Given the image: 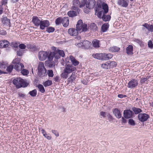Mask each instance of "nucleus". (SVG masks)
Wrapping results in <instances>:
<instances>
[{
  "instance_id": "obj_1",
  "label": "nucleus",
  "mask_w": 153,
  "mask_h": 153,
  "mask_svg": "<svg viewBox=\"0 0 153 153\" xmlns=\"http://www.w3.org/2000/svg\"><path fill=\"white\" fill-rule=\"evenodd\" d=\"M12 83L17 89L26 88L29 84L27 80L24 79L20 77L14 78L12 80Z\"/></svg>"
},
{
  "instance_id": "obj_2",
  "label": "nucleus",
  "mask_w": 153,
  "mask_h": 153,
  "mask_svg": "<svg viewBox=\"0 0 153 153\" xmlns=\"http://www.w3.org/2000/svg\"><path fill=\"white\" fill-rule=\"evenodd\" d=\"M76 67L71 65L70 64H66L65 65V68L60 76L62 78L66 79L68 76V74L76 71Z\"/></svg>"
},
{
  "instance_id": "obj_3",
  "label": "nucleus",
  "mask_w": 153,
  "mask_h": 153,
  "mask_svg": "<svg viewBox=\"0 0 153 153\" xmlns=\"http://www.w3.org/2000/svg\"><path fill=\"white\" fill-rule=\"evenodd\" d=\"M92 56L95 59L101 60H107L111 59L113 55L111 53H93Z\"/></svg>"
},
{
  "instance_id": "obj_4",
  "label": "nucleus",
  "mask_w": 153,
  "mask_h": 153,
  "mask_svg": "<svg viewBox=\"0 0 153 153\" xmlns=\"http://www.w3.org/2000/svg\"><path fill=\"white\" fill-rule=\"evenodd\" d=\"M130 109H126L123 111V117L121 119L122 123H126L127 122L126 119L133 118L134 117V113Z\"/></svg>"
},
{
  "instance_id": "obj_5",
  "label": "nucleus",
  "mask_w": 153,
  "mask_h": 153,
  "mask_svg": "<svg viewBox=\"0 0 153 153\" xmlns=\"http://www.w3.org/2000/svg\"><path fill=\"white\" fill-rule=\"evenodd\" d=\"M21 59L20 58L17 57L14 59L12 62L14 66V69L17 72H19L21 70L19 68L20 67L21 69L24 68L25 67L23 64L20 62Z\"/></svg>"
},
{
  "instance_id": "obj_6",
  "label": "nucleus",
  "mask_w": 153,
  "mask_h": 153,
  "mask_svg": "<svg viewBox=\"0 0 153 153\" xmlns=\"http://www.w3.org/2000/svg\"><path fill=\"white\" fill-rule=\"evenodd\" d=\"M46 69L43 63H41V64H39L38 67L37 74L38 76L42 79H43V77L45 76V75H43L44 72L45 71V69Z\"/></svg>"
},
{
  "instance_id": "obj_7",
  "label": "nucleus",
  "mask_w": 153,
  "mask_h": 153,
  "mask_svg": "<svg viewBox=\"0 0 153 153\" xmlns=\"http://www.w3.org/2000/svg\"><path fill=\"white\" fill-rule=\"evenodd\" d=\"M137 118L140 122L143 123L144 122L147 121L150 118V116L146 113H141L138 115Z\"/></svg>"
},
{
  "instance_id": "obj_8",
  "label": "nucleus",
  "mask_w": 153,
  "mask_h": 153,
  "mask_svg": "<svg viewBox=\"0 0 153 153\" xmlns=\"http://www.w3.org/2000/svg\"><path fill=\"white\" fill-rule=\"evenodd\" d=\"M48 56V52L47 51H40L38 53L39 60L41 61L45 60Z\"/></svg>"
},
{
  "instance_id": "obj_9",
  "label": "nucleus",
  "mask_w": 153,
  "mask_h": 153,
  "mask_svg": "<svg viewBox=\"0 0 153 153\" xmlns=\"http://www.w3.org/2000/svg\"><path fill=\"white\" fill-rule=\"evenodd\" d=\"M49 21L48 20L41 19V21L40 23L39 28L41 30H44L50 25Z\"/></svg>"
},
{
  "instance_id": "obj_10",
  "label": "nucleus",
  "mask_w": 153,
  "mask_h": 153,
  "mask_svg": "<svg viewBox=\"0 0 153 153\" xmlns=\"http://www.w3.org/2000/svg\"><path fill=\"white\" fill-rule=\"evenodd\" d=\"M138 82L137 79H132L128 83L127 87L130 88H135L138 85Z\"/></svg>"
},
{
  "instance_id": "obj_11",
  "label": "nucleus",
  "mask_w": 153,
  "mask_h": 153,
  "mask_svg": "<svg viewBox=\"0 0 153 153\" xmlns=\"http://www.w3.org/2000/svg\"><path fill=\"white\" fill-rule=\"evenodd\" d=\"M27 48L29 50L33 53H36L39 51L40 48L35 45H32L30 44L27 45Z\"/></svg>"
},
{
  "instance_id": "obj_12",
  "label": "nucleus",
  "mask_w": 153,
  "mask_h": 153,
  "mask_svg": "<svg viewBox=\"0 0 153 153\" xmlns=\"http://www.w3.org/2000/svg\"><path fill=\"white\" fill-rule=\"evenodd\" d=\"M109 9L107 10L104 11V14L102 15V20L105 22H109L111 20V17L110 15H106L108 12Z\"/></svg>"
},
{
  "instance_id": "obj_13",
  "label": "nucleus",
  "mask_w": 153,
  "mask_h": 153,
  "mask_svg": "<svg viewBox=\"0 0 153 153\" xmlns=\"http://www.w3.org/2000/svg\"><path fill=\"white\" fill-rule=\"evenodd\" d=\"M39 18V17L35 16L33 17L32 22L34 24V26L37 27L39 26L40 23L41 21V20H40Z\"/></svg>"
},
{
  "instance_id": "obj_14",
  "label": "nucleus",
  "mask_w": 153,
  "mask_h": 153,
  "mask_svg": "<svg viewBox=\"0 0 153 153\" xmlns=\"http://www.w3.org/2000/svg\"><path fill=\"white\" fill-rule=\"evenodd\" d=\"M113 114L118 119L122 118V114L120 110L118 108H113L112 110Z\"/></svg>"
},
{
  "instance_id": "obj_15",
  "label": "nucleus",
  "mask_w": 153,
  "mask_h": 153,
  "mask_svg": "<svg viewBox=\"0 0 153 153\" xmlns=\"http://www.w3.org/2000/svg\"><path fill=\"white\" fill-rule=\"evenodd\" d=\"M10 43L6 40H2L0 41V48H5L7 47L9 45Z\"/></svg>"
},
{
  "instance_id": "obj_16",
  "label": "nucleus",
  "mask_w": 153,
  "mask_h": 153,
  "mask_svg": "<svg viewBox=\"0 0 153 153\" xmlns=\"http://www.w3.org/2000/svg\"><path fill=\"white\" fill-rule=\"evenodd\" d=\"M133 47L132 45H129L126 48V53L128 56H131L133 54Z\"/></svg>"
},
{
  "instance_id": "obj_17",
  "label": "nucleus",
  "mask_w": 153,
  "mask_h": 153,
  "mask_svg": "<svg viewBox=\"0 0 153 153\" xmlns=\"http://www.w3.org/2000/svg\"><path fill=\"white\" fill-rule=\"evenodd\" d=\"M68 33L72 36H76L78 34V32L77 30L73 28H71L68 29Z\"/></svg>"
},
{
  "instance_id": "obj_18",
  "label": "nucleus",
  "mask_w": 153,
  "mask_h": 153,
  "mask_svg": "<svg viewBox=\"0 0 153 153\" xmlns=\"http://www.w3.org/2000/svg\"><path fill=\"white\" fill-rule=\"evenodd\" d=\"M70 60L71 61V64L74 66H77L79 63V61L77 60L73 56H70Z\"/></svg>"
},
{
  "instance_id": "obj_19",
  "label": "nucleus",
  "mask_w": 153,
  "mask_h": 153,
  "mask_svg": "<svg viewBox=\"0 0 153 153\" xmlns=\"http://www.w3.org/2000/svg\"><path fill=\"white\" fill-rule=\"evenodd\" d=\"M128 1L126 0H119L118 1L117 3L119 5H120L121 6L123 7H126L128 5Z\"/></svg>"
},
{
  "instance_id": "obj_20",
  "label": "nucleus",
  "mask_w": 153,
  "mask_h": 153,
  "mask_svg": "<svg viewBox=\"0 0 153 153\" xmlns=\"http://www.w3.org/2000/svg\"><path fill=\"white\" fill-rule=\"evenodd\" d=\"M69 20L68 17H64L62 18V24L64 27H67L69 24Z\"/></svg>"
},
{
  "instance_id": "obj_21",
  "label": "nucleus",
  "mask_w": 153,
  "mask_h": 153,
  "mask_svg": "<svg viewBox=\"0 0 153 153\" xmlns=\"http://www.w3.org/2000/svg\"><path fill=\"white\" fill-rule=\"evenodd\" d=\"M55 63L54 61H45V65L50 68H53L55 66Z\"/></svg>"
},
{
  "instance_id": "obj_22",
  "label": "nucleus",
  "mask_w": 153,
  "mask_h": 153,
  "mask_svg": "<svg viewBox=\"0 0 153 153\" xmlns=\"http://www.w3.org/2000/svg\"><path fill=\"white\" fill-rule=\"evenodd\" d=\"M76 79V76L75 74L72 73L71 76L68 79L67 84H68L70 83H72Z\"/></svg>"
},
{
  "instance_id": "obj_23",
  "label": "nucleus",
  "mask_w": 153,
  "mask_h": 153,
  "mask_svg": "<svg viewBox=\"0 0 153 153\" xmlns=\"http://www.w3.org/2000/svg\"><path fill=\"white\" fill-rule=\"evenodd\" d=\"M109 24L108 23H105L102 25L101 27V31L103 32H106L108 30L109 27Z\"/></svg>"
},
{
  "instance_id": "obj_24",
  "label": "nucleus",
  "mask_w": 153,
  "mask_h": 153,
  "mask_svg": "<svg viewBox=\"0 0 153 153\" xmlns=\"http://www.w3.org/2000/svg\"><path fill=\"white\" fill-rule=\"evenodd\" d=\"M93 46L95 48L100 47V41L97 39H94L92 42Z\"/></svg>"
},
{
  "instance_id": "obj_25",
  "label": "nucleus",
  "mask_w": 153,
  "mask_h": 153,
  "mask_svg": "<svg viewBox=\"0 0 153 153\" xmlns=\"http://www.w3.org/2000/svg\"><path fill=\"white\" fill-rule=\"evenodd\" d=\"M132 110L134 113V114H139L143 112V110L140 108L133 107L132 108Z\"/></svg>"
},
{
  "instance_id": "obj_26",
  "label": "nucleus",
  "mask_w": 153,
  "mask_h": 153,
  "mask_svg": "<svg viewBox=\"0 0 153 153\" xmlns=\"http://www.w3.org/2000/svg\"><path fill=\"white\" fill-rule=\"evenodd\" d=\"M1 21L2 23H3L4 25H9L11 24L10 20L8 19L7 17L2 18Z\"/></svg>"
},
{
  "instance_id": "obj_27",
  "label": "nucleus",
  "mask_w": 153,
  "mask_h": 153,
  "mask_svg": "<svg viewBox=\"0 0 153 153\" xmlns=\"http://www.w3.org/2000/svg\"><path fill=\"white\" fill-rule=\"evenodd\" d=\"M77 12L72 10H70L67 13V15L69 17L73 18L77 15Z\"/></svg>"
},
{
  "instance_id": "obj_28",
  "label": "nucleus",
  "mask_w": 153,
  "mask_h": 153,
  "mask_svg": "<svg viewBox=\"0 0 153 153\" xmlns=\"http://www.w3.org/2000/svg\"><path fill=\"white\" fill-rule=\"evenodd\" d=\"M90 44L91 42L87 40L82 41V42L79 44L82 45L83 47L86 48L89 47Z\"/></svg>"
},
{
  "instance_id": "obj_29",
  "label": "nucleus",
  "mask_w": 153,
  "mask_h": 153,
  "mask_svg": "<svg viewBox=\"0 0 153 153\" xmlns=\"http://www.w3.org/2000/svg\"><path fill=\"white\" fill-rule=\"evenodd\" d=\"M108 64L109 66V68H113L116 67L117 65V63L114 61H108Z\"/></svg>"
},
{
  "instance_id": "obj_30",
  "label": "nucleus",
  "mask_w": 153,
  "mask_h": 153,
  "mask_svg": "<svg viewBox=\"0 0 153 153\" xmlns=\"http://www.w3.org/2000/svg\"><path fill=\"white\" fill-rule=\"evenodd\" d=\"M120 49V48L117 47L116 46H113L110 48L109 50L110 51L112 52H117Z\"/></svg>"
},
{
  "instance_id": "obj_31",
  "label": "nucleus",
  "mask_w": 153,
  "mask_h": 153,
  "mask_svg": "<svg viewBox=\"0 0 153 153\" xmlns=\"http://www.w3.org/2000/svg\"><path fill=\"white\" fill-rule=\"evenodd\" d=\"M42 84L44 86L46 87L51 86L53 83L52 80L48 79L45 82H44Z\"/></svg>"
},
{
  "instance_id": "obj_32",
  "label": "nucleus",
  "mask_w": 153,
  "mask_h": 153,
  "mask_svg": "<svg viewBox=\"0 0 153 153\" xmlns=\"http://www.w3.org/2000/svg\"><path fill=\"white\" fill-rule=\"evenodd\" d=\"M19 42L18 41H13L10 43L9 45L12 47L17 48L19 47Z\"/></svg>"
},
{
  "instance_id": "obj_33",
  "label": "nucleus",
  "mask_w": 153,
  "mask_h": 153,
  "mask_svg": "<svg viewBox=\"0 0 153 153\" xmlns=\"http://www.w3.org/2000/svg\"><path fill=\"white\" fill-rule=\"evenodd\" d=\"M55 30V29L54 27L52 26H48L46 28V32L48 33H52Z\"/></svg>"
},
{
  "instance_id": "obj_34",
  "label": "nucleus",
  "mask_w": 153,
  "mask_h": 153,
  "mask_svg": "<svg viewBox=\"0 0 153 153\" xmlns=\"http://www.w3.org/2000/svg\"><path fill=\"white\" fill-rule=\"evenodd\" d=\"M28 94L32 97H35L37 94V90L36 89H34L31 91H30Z\"/></svg>"
},
{
  "instance_id": "obj_35",
  "label": "nucleus",
  "mask_w": 153,
  "mask_h": 153,
  "mask_svg": "<svg viewBox=\"0 0 153 153\" xmlns=\"http://www.w3.org/2000/svg\"><path fill=\"white\" fill-rule=\"evenodd\" d=\"M43 136L46 138L47 139L50 140L51 139V137L48 135L49 134H47L45 130L44 129H42L41 130Z\"/></svg>"
},
{
  "instance_id": "obj_36",
  "label": "nucleus",
  "mask_w": 153,
  "mask_h": 153,
  "mask_svg": "<svg viewBox=\"0 0 153 153\" xmlns=\"http://www.w3.org/2000/svg\"><path fill=\"white\" fill-rule=\"evenodd\" d=\"M55 22L56 25H59L61 24V23L62 24V18L61 17L57 18L56 19Z\"/></svg>"
},
{
  "instance_id": "obj_37",
  "label": "nucleus",
  "mask_w": 153,
  "mask_h": 153,
  "mask_svg": "<svg viewBox=\"0 0 153 153\" xmlns=\"http://www.w3.org/2000/svg\"><path fill=\"white\" fill-rule=\"evenodd\" d=\"M132 118L128 119V124L131 126H134L136 124V123L135 121Z\"/></svg>"
},
{
  "instance_id": "obj_38",
  "label": "nucleus",
  "mask_w": 153,
  "mask_h": 153,
  "mask_svg": "<svg viewBox=\"0 0 153 153\" xmlns=\"http://www.w3.org/2000/svg\"><path fill=\"white\" fill-rule=\"evenodd\" d=\"M36 86L39 88V91L42 93H43L45 92V88L42 85L39 84Z\"/></svg>"
},
{
  "instance_id": "obj_39",
  "label": "nucleus",
  "mask_w": 153,
  "mask_h": 153,
  "mask_svg": "<svg viewBox=\"0 0 153 153\" xmlns=\"http://www.w3.org/2000/svg\"><path fill=\"white\" fill-rule=\"evenodd\" d=\"M6 71L10 74L11 73L13 69L14 68V66L13 65H10L8 66L7 67Z\"/></svg>"
},
{
  "instance_id": "obj_40",
  "label": "nucleus",
  "mask_w": 153,
  "mask_h": 153,
  "mask_svg": "<svg viewBox=\"0 0 153 153\" xmlns=\"http://www.w3.org/2000/svg\"><path fill=\"white\" fill-rule=\"evenodd\" d=\"M21 71V73L24 76L27 75L29 73V71L27 69H21V68H19Z\"/></svg>"
},
{
  "instance_id": "obj_41",
  "label": "nucleus",
  "mask_w": 153,
  "mask_h": 153,
  "mask_svg": "<svg viewBox=\"0 0 153 153\" xmlns=\"http://www.w3.org/2000/svg\"><path fill=\"white\" fill-rule=\"evenodd\" d=\"M90 27L91 30H92L94 31H97V27L94 23H92L91 24Z\"/></svg>"
},
{
  "instance_id": "obj_42",
  "label": "nucleus",
  "mask_w": 153,
  "mask_h": 153,
  "mask_svg": "<svg viewBox=\"0 0 153 153\" xmlns=\"http://www.w3.org/2000/svg\"><path fill=\"white\" fill-rule=\"evenodd\" d=\"M57 52L60 57L62 56L64 57L65 56L64 52L63 50L57 49Z\"/></svg>"
},
{
  "instance_id": "obj_43",
  "label": "nucleus",
  "mask_w": 153,
  "mask_h": 153,
  "mask_svg": "<svg viewBox=\"0 0 153 153\" xmlns=\"http://www.w3.org/2000/svg\"><path fill=\"white\" fill-rule=\"evenodd\" d=\"M135 41L138 43L141 47H143L144 46V44L142 41L139 39H135Z\"/></svg>"
},
{
  "instance_id": "obj_44",
  "label": "nucleus",
  "mask_w": 153,
  "mask_h": 153,
  "mask_svg": "<svg viewBox=\"0 0 153 153\" xmlns=\"http://www.w3.org/2000/svg\"><path fill=\"white\" fill-rule=\"evenodd\" d=\"M87 2L91 6H94L96 4V2L95 0H88Z\"/></svg>"
},
{
  "instance_id": "obj_45",
  "label": "nucleus",
  "mask_w": 153,
  "mask_h": 153,
  "mask_svg": "<svg viewBox=\"0 0 153 153\" xmlns=\"http://www.w3.org/2000/svg\"><path fill=\"white\" fill-rule=\"evenodd\" d=\"M7 67L6 64L5 63V62L3 61L1 62H0V68L5 69Z\"/></svg>"
},
{
  "instance_id": "obj_46",
  "label": "nucleus",
  "mask_w": 153,
  "mask_h": 153,
  "mask_svg": "<svg viewBox=\"0 0 153 153\" xmlns=\"http://www.w3.org/2000/svg\"><path fill=\"white\" fill-rule=\"evenodd\" d=\"M87 0H82L81 3L79 5V7L80 8H82L85 6L87 3Z\"/></svg>"
},
{
  "instance_id": "obj_47",
  "label": "nucleus",
  "mask_w": 153,
  "mask_h": 153,
  "mask_svg": "<svg viewBox=\"0 0 153 153\" xmlns=\"http://www.w3.org/2000/svg\"><path fill=\"white\" fill-rule=\"evenodd\" d=\"M71 9L77 12V13L78 14L80 11V9H79L76 6H73L71 7Z\"/></svg>"
},
{
  "instance_id": "obj_48",
  "label": "nucleus",
  "mask_w": 153,
  "mask_h": 153,
  "mask_svg": "<svg viewBox=\"0 0 153 153\" xmlns=\"http://www.w3.org/2000/svg\"><path fill=\"white\" fill-rule=\"evenodd\" d=\"M24 53V52L23 50L20 49L19 50H18L16 52V55L19 56H22L23 55Z\"/></svg>"
},
{
  "instance_id": "obj_49",
  "label": "nucleus",
  "mask_w": 153,
  "mask_h": 153,
  "mask_svg": "<svg viewBox=\"0 0 153 153\" xmlns=\"http://www.w3.org/2000/svg\"><path fill=\"white\" fill-rule=\"evenodd\" d=\"M107 116L108 118V120L109 121H113L115 119L112 117V115H111L109 113H107Z\"/></svg>"
},
{
  "instance_id": "obj_50",
  "label": "nucleus",
  "mask_w": 153,
  "mask_h": 153,
  "mask_svg": "<svg viewBox=\"0 0 153 153\" xmlns=\"http://www.w3.org/2000/svg\"><path fill=\"white\" fill-rule=\"evenodd\" d=\"M146 81V79H145V77H142L140 78V82L141 85H143V84H144Z\"/></svg>"
},
{
  "instance_id": "obj_51",
  "label": "nucleus",
  "mask_w": 153,
  "mask_h": 153,
  "mask_svg": "<svg viewBox=\"0 0 153 153\" xmlns=\"http://www.w3.org/2000/svg\"><path fill=\"white\" fill-rule=\"evenodd\" d=\"M21 50H24L26 48V46L23 43L19 44V47Z\"/></svg>"
},
{
  "instance_id": "obj_52",
  "label": "nucleus",
  "mask_w": 153,
  "mask_h": 153,
  "mask_svg": "<svg viewBox=\"0 0 153 153\" xmlns=\"http://www.w3.org/2000/svg\"><path fill=\"white\" fill-rule=\"evenodd\" d=\"M148 45L149 48L151 49H152L153 48V43L152 41L149 40L148 42Z\"/></svg>"
},
{
  "instance_id": "obj_53",
  "label": "nucleus",
  "mask_w": 153,
  "mask_h": 153,
  "mask_svg": "<svg viewBox=\"0 0 153 153\" xmlns=\"http://www.w3.org/2000/svg\"><path fill=\"white\" fill-rule=\"evenodd\" d=\"M48 74L49 77H52L54 75L53 71L52 70H48Z\"/></svg>"
},
{
  "instance_id": "obj_54",
  "label": "nucleus",
  "mask_w": 153,
  "mask_h": 153,
  "mask_svg": "<svg viewBox=\"0 0 153 153\" xmlns=\"http://www.w3.org/2000/svg\"><path fill=\"white\" fill-rule=\"evenodd\" d=\"M101 67L102 68L105 69L109 68V66L108 64V61L106 62L105 63L102 64Z\"/></svg>"
},
{
  "instance_id": "obj_55",
  "label": "nucleus",
  "mask_w": 153,
  "mask_h": 153,
  "mask_svg": "<svg viewBox=\"0 0 153 153\" xmlns=\"http://www.w3.org/2000/svg\"><path fill=\"white\" fill-rule=\"evenodd\" d=\"M80 4V3L79 0H74L73 1V5L76 6H77Z\"/></svg>"
},
{
  "instance_id": "obj_56",
  "label": "nucleus",
  "mask_w": 153,
  "mask_h": 153,
  "mask_svg": "<svg viewBox=\"0 0 153 153\" xmlns=\"http://www.w3.org/2000/svg\"><path fill=\"white\" fill-rule=\"evenodd\" d=\"M60 56L59 55L57 52H55V54L54 57V60L55 61H57L60 58Z\"/></svg>"
},
{
  "instance_id": "obj_57",
  "label": "nucleus",
  "mask_w": 153,
  "mask_h": 153,
  "mask_svg": "<svg viewBox=\"0 0 153 153\" xmlns=\"http://www.w3.org/2000/svg\"><path fill=\"white\" fill-rule=\"evenodd\" d=\"M48 52V56H50V57H52L54 58L55 55V51L50 52L49 53V51Z\"/></svg>"
},
{
  "instance_id": "obj_58",
  "label": "nucleus",
  "mask_w": 153,
  "mask_h": 153,
  "mask_svg": "<svg viewBox=\"0 0 153 153\" xmlns=\"http://www.w3.org/2000/svg\"><path fill=\"white\" fill-rule=\"evenodd\" d=\"M107 113L105 112L102 111L100 112V114L104 118H105L106 117V115L107 114Z\"/></svg>"
},
{
  "instance_id": "obj_59",
  "label": "nucleus",
  "mask_w": 153,
  "mask_h": 153,
  "mask_svg": "<svg viewBox=\"0 0 153 153\" xmlns=\"http://www.w3.org/2000/svg\"><path fill=\"white\" fill-rule=\"evenodd\" d=\"M8 0H1V5H6L7 3Z\"/></svg>"
},
{
  "instance_id": "obj_60",
  "label": "nucleus",
  "mask_w": 153,
  "mask_h": 153,
  "mask_svg": "<svg viewBox=\"0 0 153 153\" xmlns=\"http://www.w3.org/2000/svg\"><path fill=\"white\" fill-rule=\"evenodd\" d=\"M52 133L56 137H58L59 136V133L56 130H52Z\"/></svg>"
},
{
  "instance_id": "obj_61",
  "label": "nucleus",
  "mask_w": 153,
  "mask_h": 153,
  "mask_svg": "<svg viewBox=\"0 0 153 153\" xmlns=\"http://www.w3.org/2000/svg\"><path fill=\"white\" fill-rule=\"evenodd\" d=\"M117 97L118 98H123L126 97L127 96L126 95H123L122 94H119L118 95Z\"/></svg>"
},
{
  "instance_id": "obj_62",
  "label": "nucleus",
  "mask_w": 153,
  "mask_h": 153,
  "mask_svg": "<svg viewBox=\"0 0 153 153\" xmlns=\"http://www.w3.org/2000/svg\"><path fill=\"white\" fill-rule=\"evenodd\" d=\"M18 97H21L23 98L25 96V95L24 94H22L21 93H18Z\"/></svg>"
},
{
  "instance_id": "obj_63",
  "label": "nucleus",
  "mask_w": 153,
  "mask_h": 153,
  "mask_svg": "<svg viewBox=\"0 0 153 153\" xmlns=\"http://www.w3.org/2000/svg\"><path fill=\"white\" fill-rule=\"evenodd\" d=\"M82 28V26H77V25H76V30H77L78 31V32L79 31H80Z\"/></svg>"
},
{
  "instance_id": "obj_64",
  "label": "nucleus",
  "mask_w": 153,
  "mask_h": 153,
  "mask_svg": "<svg viewBox=\"0 0 153 153\" xmlns=\"http://www.w3.org/2000/svg\"><path fill=\"white\" fill-rule=\"evenodd\" d=\"M7 33L6 31L3 30H0V34L3 35H6Z\"/></svg>"
}]
</instances>
